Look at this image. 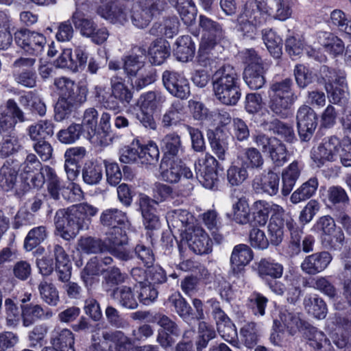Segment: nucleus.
I'll return each instance as SVG.
<instances>
[{
	"mask_svg": "<svg viewBox=\"0 0 351 351\" xmlns=\"http://www.w3.org/2000/svg\"><path fill=\"white\" fill-rule=\"evenodd\" d=\"M97 213V208L86 202L58 210L54 219L57 234L67 241L74 238L80 230L88 228L90 217Z\"/></svg>",
	"mask_w": 351,
	"mask_h": 351,
	"instance_id": "nucleus-1",
	"label": "nucleus"
},
{
	"mask_svg": "<svg viewBox=\"0 0 351 351\" xmlns=\"http://www.w3.org/2000/svg\"><path fill=\"white\" fill-rule=\"evenodd\" d=\"M101 223L110 228L108 233V241L112 245L111 252L112 256L122 260L127 261L131 258L130 252L126 248L128 237L125 228L129 226V221L125 213L117 208H112L104 210L100 215Z\"/></svg>",
	"mask_w": 351,
	"mask_h": 351,
	"instance_id": "nucleus-2",
	"label": "nucleus"
},
{
	"mask_svg": "<svg viewBox=\"0 0 351 351\" xmlns=\"http://www.w3.org/2000/svg\"><path fill=\"white\" fill-rule=\"evenodd\" d=\"M213 91L216 99L227 106H234L241 97L240 78L230 64L218 69L212 77Z\"/></svg>",
	"mask_w": 351,
	"mask_h": 351,
	"instance_id": "nucleus-3",
	"label": "nucleus"
},
{
	"mask_svg": "<svg viewBox=\"0 0 351 351\" xmlns=\"http://www.w3.org/2000/svg\"><path fill=\"white\" fill-rule=\"evenodd\" d=\"M286 226L289 232L290 239L287 253L290 257L298 256L301 252L300 240L304 234L303 227L293 219L289 213L285 210L278 217L269 221L268 232L270 242L273 245H278L283 240L284 226Z\"/></svg>",
	"mask_w": 351,
	"mask_h": 351,
	"instance_id": "nucleus-4",
	"label": "nucleus"
},
{
	"mask_svg": "<svg viewBox=\"0 0 351 351\" xmlns=\"http://www.w3.org/2000/svg\"><path fill=\"white\" fill-rule=\"evenodd\" d=\"M54 86L59 95L54 118L57 121H62L70 116L74 106L86 100L87 91L86 88L77 86L74 81L64 77L55 79Z\"/></svg>",
	"mask_w": 351,
	"mask_h": 351,
	"instance_id": "nucleus-5",
	"label": "nucleus"
},
{
	"mask_svg": "<svg viewBox=\"0 0 351 351\" xmlns=\"http://www.w3.org/2000/svg\"><path fill=\"white\" fill-rule=\"evenodd\" d=\"M293 87V80L289 77L270 84L268 90V108L276 117L286 119L290 114L292 106L298 99Z\"/></svg>",
	"mask_w": 351,
	"mask_h": 351,
	"instance_id": "nucleus-6",
	"label": "nucleus"
},
{
	"mask_svg": "<svg viewBox=\"0 0 351 351\" xmlns=\"http://www.w3.org/2000/svg\"><path fill=\"white\" fill-rule=\"evenodd\" d=\"M280 319L290 330L298 329L302 331L308 340L309 346L315 351H331V343L324 333L301 319L298 314L285 311L281 313Z\"/></svg>",
	"mask_w": 351,
	"mask_h": 351,
	"instance_id": "nucleus-7",
	"label": "nucleus"
},
{
	"mask_svg": "<svg viewBox=\"0 0 351 351\" xmlns=\"http://www.w3.org/2000/svg\"><path fill=\"white\" fill-rule=\"evenodd\" d=\"M314 227L325 246L337 250L343 245L344 234L340 228H337L334 219L330 215L319 217Z\"/></svg>",
	"mask_w": 351,
	"mask_h": 351,
	"instance_id": "nucleus-8",
	"label": "nucleus"
},
{
	"mask_svg": "<svg viewBox=\"0 0 351 351\" xmlns=\"http://www.w3.org/2000/svg\"><path fill=\"white\" fill-rule=\"evenodd\" d=\"M158 178L169 183L178 182L182 177L193 180L191 170L181 160L162 157L159 169Z\"/></svg>",
	"mask_w": 351,
	"mask_h": 351,
	"instance_id": "nucleus-9",
	"label": "nucleus"
},
{
	"mask_svg": "<svg viewBox=\"0 0 351 351\" xmlns=\"http://www.w3.org/2000/svg\"><path fill=\"white\" fill-rule=\"evenodd\" d=\"M47 181V192L49 195L53 199H60V194L65 187L62 184L60 179L57 176L55 170L49 166L43 167L41 171L31 178L29 188H41L45 180Z\"/></svg>",
	"mask_w": 351,
	"mask_h": 351,
	"instance_id": "nucleus-10",
	"label": "nucleus"
},
{
	"mask_svg": "<svg viewBox=\"0 0 351 351\" xmlns=\"http://www.w3.org/2000/svg\"><path fill=\"white\" fill-rule=\"evenodd\" d=\"M152 146V141L142 145L138 138H135L130 145L120 150L119 160L125 164L136 162L142 165L150 164L153 157L149 153V149Z\"/></svg>",
	"mask_w": 351,
	"mask_h": 351,
	"instance_id": "nucleus-11",
	"label": "nucleus"
},
{
	"mask_svg": "<svg viewBox=\"0 0 351 351\" xmlns=\"http://www.w3.org/2000/svg\"><path fill=\"white\" fill-rule=\"evenodd\" d=\"M296 123L300 141L308 142L317 127L318 117L311 107L304 104L297 111Z\"/></svg>",
	"mask_w": 351,
	"mask_h": 351,
	"instance_id": "nucleus-12",
	"label": "nucleus"
},
{
	"mask_svg": "<svg viewBox=\"0 0 351 351\" xmlns=\"http://www.w3.org/2000/svg\"><path fill=\"white\" fill-rule=\"evenodd\" d=\"M342 142L343 139L335 135L325 137L322 143L312 150L311 158L317 167L323 166L326 162L337 161Z\"/></svg>",
	"mask_w": 351,
	"mask_h": 351,
	"instance_id": "nucleus-13",
	"label": "nucleus"
},
{
	"mask_svg": "<svg viewBox=\"0 0 351 351\" xmlns=\"http://www.w3.org/2000/svg\"><path fill=\"white\" fill-rule=\"evenodd\" d=\"M14 40L25 53L32 56L41 54L46 45V38L42 34L26 29L17 30L14 33Z\"/></svg>",
	"mask_w": 351,
	"mask_h": 351,
	"instance_id": "nucleus-14",
	"label": "nucleus"
},
{
	"mask_svg": "<svg viewBox=\"0 0 351 351\" xmlns=\"http://www.w3.org/2000/svg\"><path fill=\"white\" fill-rule=\"evenodd\" d=\"M98 112L96 109L90 108L85 110L82 123V130L86 138L92 143L105 146L108 144V138L106 132H97Z\"/></svg>",
	"mask_w": 351,
	"mask_h": 351,
	"instance_id": "nucleus-15",
	"label": "nucleus"
},
{
	"mask_svg": "<svg viewBox=\"0 0 351 351\" xmlns=\"http://www.w3.org/2000/svg\"><path fill=\"white\" fill-rule=\"evenodd\" d=\"M280 181V176L269 169L254 178L252 187L256 194H265L272 197L276 195L279 192Z\"/></svg>",
	"mask_w": 351,
	"mask_h": 351,
	"instance_id": "nucleus-16",
	"label": "nucleus"
},
{
	"mask_svg": "<svg viewBox=\"0 0 351 351\" xmlns=\"http://www.w3.org/2000/svg\"><path fill=\"white\" fill-rule=\"evenodd\" d=\"M35 58H21L13 64L15 81L27 88H33L36 84V74L34 69Z\"/></svg>",
	"mask_w": 351,
	"mask_h": 351,
	"instance_id": "nucleus-17",
	"label": "nucleus"
},
{
	"mask_svg": "<svg viewBox=\"0 0 351 351\" xmlns=\"http://www.w3.org/2000/svg\"><path fill=\"white\" fill-rule=\"evenodd\" d=\"M111 98L106 101V108L117 113L122 110L120 104L125 106L130 102L132 93L123 82L117 77L111 79Z\"/></svg>",
	"mask_w": 351,
	"mask_h": 351,
	"instance_id": "nucleus-18",
	"label": "nucleus"
},
{
	"mask_svg": "<svg viewBox=\"0 0 351 351\" xmlns=\"http://www.w3.org/2000/svg\"><path fill=\"white\" fill-rule=\"evenodd\" d=\"M262 12H267L265 10L263 0H255V2L247 1L245 3L243 15L247 17V19L245 22L242 21L239 25V30L243 33L244 36L250 37L253 36Z\"/></svg>",
	"mask_w": 351,
	"mask_h": 351,
	"instance_id": "nucleus-19",
	"label": "nucleus"
},
{
	"mask_svg": "<svg viewBox=\"0 0 351 351\" xmlns=\"http://www.w3.org/2000/svg\"><path fill=\"white\" fill-rule=\"evenodd\" d=\"M253 259V252L246 244H238L233 247L230 258V273L237 278L243 275L245 267Z\"/></svg>",
	"mask_w": 351,
	"mask_h": 351,
	"instance_id": "nucleus-20",
	"label": "nucleus"
},
{
	"mask_svg": "<svg viewBox=\"0 0 351 351\" xmlns=\"http://www.w3.org/2000/svg\"><path fill=\"white\" fill-rule=\"evenodd\" d=\"M186 240L189 248L197 254H207L212 252V240L200 226L189 229Z\"/></svg>",
	"mask_w": 351,
	"mask_h": 351,
	"instance_id": "nucleus-21",
	"label": "nucleus"
},
{
	"mask_svg": "<svg viewBox=\"0 0 351 351\" xmlns=\"http://www.w3.org/2000/svg\"><path fill=\"white\" fill-rule=\"evenodd\" d=\"M332 260V256L329 252H318L306 256L300 267L304 273L313 276L325 270Z\"/></svg>",
	"mask_w": 351,
	"mask_h": 351,
	"instance_id": "nucleus-22",
	"label": "nucleus"
},
{
	"mask_svg": "<svg viewBox=\"0 0 351 351\" xmlns=\"http://www.w3.org/2000/svg\"><path fill=\"white\" fill-rule=\"evenodd\" d=\"M17 121H24L23 112L14 100L8 99L5 106H0V134L12 130Z\"/></svg>",
	"mask_w": 351,
	"mask_h": 351,
	"instance_id": "nucleus-23",
	"label": "nucleus"
},
{
	"mask_svg": "<svg viewBox=\"0 0 351 351\" xmlns=\"http://www.w3.org/2000/svg\"><path fill=\"white\" fill-rule=\"evenodd\" d=\"M254 209L253 221L258 226H265L267 224L269 214V220H272L273 217H278L285 210L282 206L265 200L256 201L254 203Z\"/></svg>",
	"mask_w": 351,
	"mask_h": 351,
	"instance_id": "nucleus-24",
	"label": "nucleus"
},
{
	"mask_svg": "<svg viewBox=\"0 0 351 351\" xmlns=\"http://www.w3.org/2000/svg\"><path fill=\"white\" fill-rule=\"evenodd\" d=\"M97 14L112 23L123 24L128 21V11L116 0H101Z\"/></svg>",
	"mask_w": 351,
	"mask_h": 351,
	"instance_id": "nucleus-25",
	"label": "nucleus"
},
{
	"mask_svg": "<svg viewBox=\"0 0 351 351\" xmlns=\"http://www.w3.org/2000/svg\"><path fill=\"white\" fill-rule=\"evenodd\" d=\"M217 164V160L213 156H206L203 169H199L196 172L199 182L206 189L217 190L218 188Z\"/></svg>",
	"mask_w": 351,
	"mask_h": 351,
	"instance_id": "nucleus-26",
	"label": "nucleus"
},
{
	"mask_svg": "<svg viewBox=\"0 0 351 351\" xmlns=\"http://www.w3.org/2000/svg\"><path fill=\"white\" fill-rule=\"evenodd\" d=\"M155 321L162 328L158 330L157 341L164 349L171 347L174 341L170 334L178 336L180 333L177 324L167 316L161 314L155 315Z\"/></svg>",
	"mask_w": 351,
	"mask_h": 351,
	"instance_id": "nucleus-27",
	"label": "nucleus"
},
{
	"mask_svg": "<svg viewBox=\"0 0 351 351\" xmlns=\"http://www.w3.org/2000/svg\"><path fill=\"white\" fill-rule=\"evenodd\" d=\"M86 150L83 147H73L64 152V171L69 180H74L80 173V162L85 157Z\"/></svg>",
	"mask_w": 351,
	"mask_h": 351,
	"instance_id": "nucleus-28",
	"label": "nucleus"
},
{
	"mask_svg": "<svg viewBox=\"0 0 351 351\" xmlns=\"http://www.w3.org/2000/svg\"><path fill=\"white\" fill-rule=\"evenodd\" d=\"M199 26L204 32L201 40L219 45L225 38L221 25L204 15H199Z\"/></svg>",
	"mask_w": 351,
	"mask_h": 351,
	"instance_id": "nucleus-29",
	"label": "nucleus"
},
{
	"mask_svg": "<svg viewBox=\"0 0 351 351\" xmlns=\"http://www.w3.org/2000/svg\"><path fill=\"white\" fill-rule=\"evenodd\" d=\"M131 274L140 284L139 300L143 305H150L154 301L152 291L154 285L152 280L153 276L150 274L148 276L147 271L139 268H133Z\"/></svg>",
	"mask_w": 351,
	"mask_h": 351,
	"instance_id": "nucleus-30",
	"label": "nucleus"
},
{
	"mask_svg": "<svg viewBox=\"0 0 351 351\" xmlns=\"http://www.w3.org/2000/svg\"><path fill=\"white\" fill-rule=\"evenodd\" d=\"M139 111L136 113L137 119L146 128L153 129L154 93L143 95L138 101Z\"/></svg>",
	"mask_w": 351,
	"mask_h": 351,
	"instance_id": "nucleus-31",
	"label": "nucleus"
},
{
	"mask_svg": "<svg viewBox=\"0 0 351 351\" xmlns=\"http://www.w3.org/2000/svg\"><path fill=\"white\" fill-rule=\"evenodd\" d=\"M51 343L58 351H75V335L67 328H55L51 335Z\"/></svg>",
	"mask_w": 351,
	"mask_h": 351,
	"instance_id": "nucleus-32",
	"label": "nucleus"
},
{
	"mask_svg": "<svg viewBox=\"0 0 351 351\" xmlns=\"http://www.w3.org/2000/svg\"><path fill=\"white\" fill-rule=\"evenodd\" d=\"M51 252L56 258L58 279L62 282H68L71 276V264L68 255L63 247L59 245H54Z\"/></svg>",
	"mask_w": 351,
	"mask_h": 351,
	"instance_id": "nucleus-33",
	"label": "nucleus"
},
{
	"mask_svg": "<svg viewBox=\"0 0 351 351\" xmlns=\"http://www.w3.org/2000/svg\"><path fill=\"white\" fill-rule=\"evenodd\" d=\"M257 271L259 277L266 282L270 279H279L284 272L283 265L271 258H262L258 263Z\"/></svg>",
	"mask_w": 351,
	"mask_h": 351,
	"instance_id": "nucleus-34",
	"label": "nucleus"
},
{
	"mask_svg": "<svg viewBox=\"0 0 351 351\" xmlns=\"http://www.w3.org/2000/svg\"><path fill=\"white\" fill-rule=\"evenodd\" d=\"M320 75L324 82L325 89L332 86H347L346 75L344 71L330 68L326 65L320 67Z\"/></svg>",
	"mask_w": 351,
	"mask_h": 351,
	"instance_id": "nucleus-35",
	"label": "nucleus"
},
{
	"mask_svg": "<svg viewBox=\"0 0 351 351\" xmlns=\"http://www.w3.org/2000/svg\"><path fill=\"white\" fill-rule=\"evenodd\" d=\"M227 217L240 225H245L250 221V210L247 199L244 197L237 198L232 204L231 213L226 214Z\"/></svg>",
	"mask_w": 351,
	"mask_h": 351,
	"instance_id": "nucleus-36",
	"label": "nucleus"
},
{
	"mask_svg": "<svg viewBox=\"0 0 351 351\" xmlns=\"http://www.w3.org/2000/svg\"><path fill=\"white\" fill-rule=\"evenodd\" d=\"M261 126L265 130L280 136L288 143H293L296 139L293 127L278 119H274L271 121H264Z\"/></svg>",
	"mask_w": 351,
	"mask_h": 351,
	"instance_id": "nucleus-37",
	"label": "nucleus"
},
{
	"mask_svg": "<svg viewBox=\"0 0 351 351\" xmlns=\"http://www.w3.org/2000/svg\"><path fill=\"white\" fill-rule=\"evenodd\" d=\"M79 248L86 254H96L98 252H108L112 255L111 248L118 247L112 245L108 241V237L104 241L92 237H83L79 241Z\"/></svg>",
	"mask_w": 351,
	"mask_h": 351,
	"instance_id": "nucleus-38",
	"label": "nucleus"
},
{
	"mask_svg": "<svg viewBox=\"0 0 351 351\" xmlns=\"http://www.w3.org/2000/svg\"><path fill=\"white\" fill-rule=\"evenodd\" d=\"M163 157L174 159L183 152L180 136L176 133L165 135L160 143Z\"/></svg>",
	"mask_w": 351,
	"mask_h": 351,
	"instance_id": "nucleus-39",
	"label": "nucleus"
},
{
	"mask_svg": "<svg viewBox=\"0 0 351 351\" xmlns=\"http://www.w3.org/2000/svg\"><path fill=\"white\" fill-rule=\"evenodd\" d=\"M265 70L263 66L245 67L243 71V80L252 90L261 88L266 82Z\"/></svg>",
	"mask_w": 351,
	"mask_h": 351,
	"instance_id": "nucleus-40",
	"label": "nucleus"
},
{
	"mask_svg": "<svg viewBox=\"0 0 351 351\" xmlns=\"http://www.w3.org/2000/svg\"><path fill=\"white\" fill-rule=\"evenodd\" d=\"M318 186L319 182L316 177L309 178L291 194L290 201L296 204L311 198L315 193Z\"/></svg>",
	"mask_w": 351,
	"mask_h": 351,
	"instance_id": "nucleus-41",
	"label": "nucleus"
},
{
	"mask_svg": "<svg viewBox=\"0 0 351 351\" xmlns=\"http://www.w3.org/2000/svg\"><path fill=\"white\" fill-rule=\"evenodd\" d=\"M300 175V169L297 161L291 162L282 173V186L281 193L283 196L290 194Z\"/></svg>",
	"mask_w": 351,
	"mask_h": 351,
	"instance_id": "nucleus-42",
	"label": "nucleus"
},
{
	"mask_svg": "<svg viewBox=\"0 0 351 351\" xmlns=\"http://www.w3.org/2000/svg\"><path fill=\"white\" fill-rule=\"evenodd\" d=\"M82 176L85 184L90 186L97 185L102 180L103 167L97 162L88 161L83 167Z\"/></svg>",
	"mask_w": 351,
	"mask_h": 351,
	"instance_id": "nucleus-43",
	"label": "nucleus"
},
{
	"mask_svg": "<svg viewBox=\"0 0 351 351\" xmlns=\"http://www.w3.org/2000/svg\"><path fill=\"white\" fill-rule=\"evenodd\" d=\"M176 45L174 54L176 56L178 60L187 62L193 56L195 46L190 36L186 35L178 38Z\"/></svg>",
	"mask_w": 351,
	"mask_h": 351,
	"instance_id": "nucleus-44",
	"label": "nucleus"
},
{
	"mask_svg": "<svg viewBox=\"0 0 351 351\" xmlns=\"http://www.w3.org/2000/svg\"><path fill=\"white\" fill-rule=\"evenodd\" d=\"M218 47V44L201 40L197 56L198 64L203 67L211 65L217 58L215 49Z\"/></svg>",
	"mask_w": 351,
	"mask_h": 351,
	"instance_id": "nucleus-45",
	"label": "nucleus"
},
{
	"mask_svg": "<svg viewBox=\"0 0 351 351\" xmlns=\"http://www.w3.org/2000/svg\"><path fill=\"white\" fill-rule=\"evenodd\" d=\"M41 163L37 158L36 156L29 154L27 156L25 160L21 165L19 171L21 172V178L29 186L31 178L42 170Z\"/></svg>",
	"mask_w": 351,
	"mask_h": 351,
	"instance_id": "nucleus-46",
	"label": "nucleus"
},
{
	"mask_svg": "<svg viewBox=\"0 0 351 351\" xmlns=\"http://www.w3.org/2000/svg\"><path fill=\"white\" fill-rule=\"evenodd\" d=\"M103 337L108 340L110 351H130L132 348L131 340L121 331L106 332Z\"/></svg>",
	"mask_w": 351,
	"mask_h": 351,
	"instance_id": "nucleus-47",
	"label": "nucleus"
},
{
	"mask_svg": "<svg viewBox=\"0 0 351 351\" xmlns=\"http://www.w3.org/2000/svg\"><path fill=\"white\" fill-rule=\"evenodd\" d=\"M157 26L155 27V34L156 36H165L167 38H173L178 34L179 21L176 16H164L162 19H158Z\"/></svg>",
	"mask_w": 351,
	"mask_h": 351,
	"instance_id": "nucleus-48",
	"label": "nucleus"
},
{
	"mask_svg": "<svg viewBox=\"0 0 351 351\" xmlns=\"http://www.w3.org/2000/svg\"><path fill=\"white\" fill-rule=\"evenodd\" d=\"M53 134V126L51 121H40L28 128V134L34 141H45Z\"/></svg>",
	"mask_w": 351,
	"mask_h": 351,
	"instance_id": "nucleus-49",
	"label": "nucleus"
},
{
	"mask_svg": "<svg viewBox=\"0 0 351 351\" xmlns=\"http://www.w3.org/2000/svg\"><path fill=\"white\" fill-rule=\"evenodd\" d=\"M208 138L211 148L218 158L222 160H225L228 142L223 136V131L219 129H217L215 132L209 131Z\"/></svg>",
	"mask_w": 351,
	"mask_h": 351,
	"instance_id": "nucleus-50",
	"label": "nucleus"
},
{
	"mask_svg": "<svg viewBox=\"0 0 351 351\" xmlns=\"http://www.w3.org/2000/svg\"><path fill=\"white\" fill-rule=\"evenodd\" d=\"M142 10L140 12L134 13L132 16V23L138 28L146 27L151 21L153 16L152 0H138Z\"/></svg>",
	"mask_w": 351,
	"mask_h": 351,
	"instance_id": "nucleus-51",
	"label": "nucleus"
},
{
	"mask_svg": "<svg viewBox=\"0 0 351 351\" xmlns=\"http://www.w3.org/2000/svg\"><path fill=\"white\" fill-rule=\"evenodd\" d=\"M113 298L124 308L135 309L138 306L134 292L129 287L121 286L113 291Z\"/></svg>",
	"mask_w": 351,
	"mask_h": 351,
	"instance_id": "nucleus-52",
	"label": "nucleus"
},
{
	"mask_svg": "<svg viewBox=\"0 0 351 351\" xmlns=\"http://www.w3.org/2000/svg\"><path fill=\"white\" fill-rule=\"evenodd\" d=\"M330 25L351 37V19L341 10L331 12Z\"/></svg>",
	"mask_w": 351,
	"mask_h": 351,
	"instance_id": "nucleus-53",
	"label": "nucleus"
},
{
	"mask_svg": "<svg viewBox=\"0 0 351 351\" xmlns=\"http://www.w3.org/2000/svg\"><path fill=\"white\" fill-rule=\"evenodd\" d=\"M138 204L145 228L152 231L154 228L152 200L147 195L141 193L138 195Z\"/></svg>",
	"mask_w": 351,
	"mask_h": 351,
	"instance_id": "nucleus-54",
	"label": "nucleus"
},
{
	"mask_svg": "<svg viewBox=\"0 0 351 351\" xmlns=\"http://www.w3.org/2000/svg\"><path fill=\"white\" fill-rule=\"evenodd\" d=\"M240 335L246 347L251 348L258 341L259 328L254 322H247L240 329Z\"/></svg>",
	"mask_w": 351,
	"mask_h": 351,
	"instance_id": "nucleus-55",
	"label": "nucleus"
},
{
	"mask_svg": "<svg viewBox=\"0 0 351 351\" xmlns=\"http://www.w3.org/2000/svg\"><path fill=\"white\" fill-rule=\"evenodd\" d=\"M322 45L326 52L334 56L342 54L345 49L343 40L332 33H324Z\"/></svg>",
	"mask_w": 351,
	"mask_h": 351,
	"instance_id": "nucleus-56",
	"label": "nucleus"
},
{
	"mask_svg": "<svg viewBox=\"0 0 351 351\" xmlns=\"http://www.w3.org/2000/svg\"><path fill=\"white\" fill-rule=\"evenodd\" d=\"M176 312L186 322L191 320L192 308L180 293H173L168 299Z\"/></svg>",
	"mask_w": 351,
	"mask_h": 351,
	"instance_id": "nucleus-57",
	"label": "nucleus"
},
{
	"mask_svg": "<svg viewBox=\"0 0 351 351\" xmlns=\"http://www.w3.org/2000/svg\"><path fill=\"white\" fill-rule=\"evenodd\" d=\"M38 291L41 299L50 306H56L59 301V293L56 287L51 282L46 280L41 281L38 285Z\"/></svg>",
	"mask_w": 351,
	"mask_h": 351,
	"instance_id": "nucleus-58",
	"label": "nucleus"
},
{
	"mask_svg": "<svg viewBox=\"0 0 351 351\" xmlns=\"http://www.w3.org/2000/svg\"><path fill=\"white\" fill-rule=\"evenodd\" d=\"M71 19L75 27L79 30L80 34L88 38L92 35L97 25L92 19L85 18L82 13L77 11L73 14Z\"/></svg>",
	"mask_w": 351,
	"mask_h": 351,
	"instance_id": "nucleus-59",
	"label": "nucleus"
},
{
	"mask_svg": "<svg viewBox=\"0 0 351 351\" xmlns=\"http://www.w3.org/2000/svg\"><path fill=\"white\" fill-rule=\"evenodd\" d=\"M105 271L104 267L100 263L99 257L92 258L86 265L81 276L86 285H91L95 276H99Z\"/></svg>",
	"mask_w": 351,
	"mask_h": 351,
	"instance_id": "nucleus-60",
	"label": "nucleus"
},
{
	"mask_svg": "<svg viewBox=\"0 0 351 351\" xmlns=\"http://www.w3.org/2000/svg\"><path fill=\"white\" fill-rule=\"evenodd\" d=\"M215 337V329L205 322H200L198 325V337L195 342L196 350L202 351L207 347L209 341Z\"/></svg>",
	"mask_w": 351,
	"mask_h": 351,
	"instance_id": "nucleus-61",
	"label": "nucleus"
},
{
	"mask_svg": "<svg viewBox=\"0 0 351 351\" xmlns=\"http://www.w3.org/2000/svg\"><path fill=\"white\" fill-rule=\"evenodd\" d=\"M267 303V298L259 292L254 291L247 298V306L254 315L263 316Z\"/></svg>",
	"mask_w": 351,
	"mask_h": 351,
	"instance_id": "nucleus-62",
	"label": "nucleus"
},
{
	"mask_svg": "<svg viewBox=\"0 0 351 351\" xmlns=\"http://www.w3.org/2000/svg\"><path fill=\"white\" fill-rule=\"evenodd\" d=\"M47 237L46 228L40 226L32 229L27 234L24 241V247L27 251H31Z\"/></svg>",
	"mask_w": 351,
	"mask_h": 351,
	"instance_id": "nucleus-63",
	"label": "nucleus"
},
{
	"mask_svg": "<svg viewBox=\"0 0 351 351\" xmlns=\"http://www.w3.org/2000/svg\"><path fill=\"white\" fill-rule=\"evenodd\" d=\"M293 75L295 82L300 88H305L314 80L313 71L304 64L295 65Z\"/></svg>",
	"mask_w": 351,
	"mask_h": 351,
	"instance_id": "nucleus-64",
	"label": "nucleus"
}]
</instances>
